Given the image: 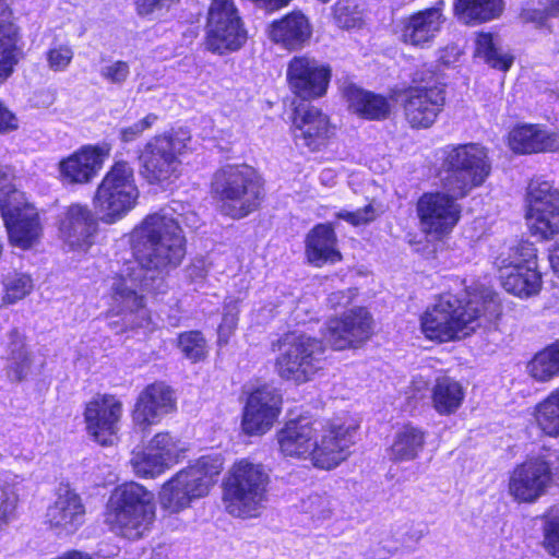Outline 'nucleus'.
<instances>
[{"label": "nucleus", "instance_id": "obj_47", "mask_svg": "<svg viewBox=\"0 0 559 559\" xmlns=\"http://www.w3.org/2000/svg\"><path fill=\"white\" fill-rule=\"evenodd\" d=\"M178 346L185 357L192 362L203 360L207 354V344L200 331L181 333L178 337Z\"/></svg>", "mask_w": 559, "mask_h": 559}, {"label": "nucleus", "instance_id": "obj_18", "mask_svg": "<svg viewBox=\"0 0 559 559\" xmlns=\"http://www.w3.org/2000/svg\"><path fill=\"white\" fill-rule=\"evenodd\" d=\"M122 403L114 395H96L85 407L84 418L88 433L102 445L112 443L119 430Z\"/></svg>", "mask_w": 559, "mask_h": 559}, {"label": "nucleus", "instance_id": "obj_46", "mask_svg": "<svg viewBox=\"0 0 559 559\" xmlns=\"http://www.w3.org/2000/svg\"><path fill=\"white\" fill-rule=\"evenodd\" d=\"M3 286V302L15 304L33 290L34 284L29 275L14 272L4 277Z\"/></svg>", "mask_w": 559, "mask_h": 559}, {"label": "nucleus", "instance_id": "obj_55", "mask_svg": "<svg viewBox=\"0 0 559 559\" xmlns=\"http://www.w3.org/2000/svg\"><path fill=\"white\" fill-rule=\"evenodd\" d=\"M301 508L312 518L324 519L331 513V502L328 497L318 493L310 495L301 503Z\"/></svg>", "mask_w": 559, "mask_h": 559}, {"label": "nucleus", "instance_id": "obj_63", "mask_svg": "<svg viewBox=\"0 0 559 559\" xmlns=\"http://www.w3.org/2000/svg\"><path fill=\"white\" fill-rule=\"evenodd\" d=\"M550 264L556 273L559 274V242L556 245L555 249L552 250L550 257Z\"/></svg>", "mask_w": 559, "mask_h": 559}, {"label": "nucleus", "instance_id": "obj_22", "mask_svg": "<svg viewBox=\"0 0 559 559\" xmlns=\"http://www.w3.org/2000/svg\"><path fill=\"white\" fill-rule=\"evenodd\" d=\"M323 428L320 419H308L300 417L289 420L277 432V442L281 452L285 456L311 459L313 462L314 448L319 430Z\"/></svg>", "mask_w": 559, "mask_h": 559}, {"label": "nucleus", "instance_id": "obj_6", "mask_svg": "<svg viewBox=\"0 0 559 559\" xmlns=\"http://www.w3.org/2000/svg\"><path fill=\"white\" fill-rule=\"evenodd\" d=\"M222 460L217 456H202L195 464L178 472L159 492L163 508L179 512L192 499L207 495L222 471Z\"/></svg>", "mask_w": 559, "mask_h": 559}, {"label": "nucleus", "instance_id": "obj_4", "mask_svg": "<svg viewBox=\"0 0 559 559\" xmlns=\"http://www.w3.org/2000/svg\"><path fill=\"white\" fill-rule=\"evenodd\" d=\"M213 197L223 214L242 218L254 212L263 198V187L254 169L247 165H226L215 171Z\"/></svg>", "mask_w": 559, "mask_h": 559}, {"label": "nucleus", "instance_id": "obj_36", "mask_svg": "<svg viewBox=\"0 0 559 559\" xmlns=\"http://www.w3.org/2000/svg\"><path fill=\"white\" fill-rule=\"evenodd\" d=\"M559 209V191L547 181L531 182L527 191L526 219L543 221L545 211Z\"/></svg>", "mask_w": 559, "mask_h": 559}, {"label": "nucleus", "instance_id": "obj_23", "mask_svg": "<svg viewBox=\"0 0 559 559\" xmlns=\"http://www.w3.org/2000/svg\"><path fill=\"white\" fill-rule=\"evenodd\" d=\"M108 155L107 147L85 145L59 162L60 179L68 185L88 183L102 169Z\"/></svg>", "mask_w": 559, "mask_h": 559}, {"label": "nucleus", "instance_id": "obj_49", "mask_svg": "<svg viewBox=\"0 0 559 559\" xmlns=\"http://www.w3.org/2000/svg\"><path fill=\"white\" fill-rule=\"evenodd\" d=\"M238 300L230 299L226 301L223 320L217 330L219 345L227 344L228 338L234 333L238 323Z\"/></svg>", "mask_w": 559, "mask_h": 559}, {"label": "nucleus", "instance_id": "obj_29", "mask_svg": "<svg viewBox=\"0 0 559 559\" xmlns=\"http://www.w3.org/2000/svg\"><path fill=\"white\" fill-rule=\"evenodd\" d=\"M343 94L348 108L362 118L382 120L391 112V104L386 97L365 91L355 84L346 85Z\"/></svg>", "mask_w": 559, "mask_h": 559}, {"label": "nucleus", "instance_id": "obj_11", "mask_svg": "<svg viewBox=\"0 0 559 559\" xmlns=\"http://www.w3.org/2000/svg\"><path fill=\"white\" fill-rule=\"evenodd\" d=\"M0 213L8 230L9 240L21 249L33 247L41 235L36 209L19 190L0 192Z\"/></svg>", "mask_w": 559, "mask_h": 559}, {"label": "nucleus", "instance_id": "obj_31", "mask_svg": "<svg viewBox=\"0 0 559 559\" xmlns=\"http://www.w3.org/2000/svg\"><path fill=\"white\" fill-rule=\"evenodd\" d=\"M509 145L512 151L520 154L554 152L559 148L555 135L534 124L514 128L509 135Z\"/></svg>", "mask_w": 559, "mask_h": 559}, {"label": "nucleus", "instance_id": "obj_39", "mask_svg": "<svg viewBox=\"0 0 559 559\" xmlns=\"http://www.w3.org/2000/svg\"><path fill=\"white\" fill-rule=\"evenodd\" d=\"M537 427L549 437H559V388L552 390L534 408Z\"/></svg>", "mask_w": 559, "mask_h": 559}, {"label": "nucleus", "instance_id": "obj_30", "mask_svg": "<svg viewBox=\"0 0 559 559\" xmlns=\"http://www.w3.org/2000/svg\"><path fill=\"white\" fill-rule=\"evenodd\" d=\"M336 235L330 224H319L307 235L306 254L308 261L321 266L324 263H334L341 260V253L336 249Z\"/></svg>", "mask_w": 559, "mask_h": 559}, {"label": "nucleus", "instance_id": "obj_12", "mask_svg": "<svg viewBox=\"0 0 559 559\" xmlns=\"http://www.w3.org/2000/svg\"><path fill=\"white\" fill-rule=\"evenodd\" d=\"M190 138L185 132L155 135L139 155L142 176L151 183L169 179L179 165V155Z\"/></svg>", "mask_w": 559, "mask_h": 559}, {"label": "nucleus", "instance_id": "obj_13", "mask_svg": "<svg viewBox=\"0 0 559 559\" xmlns=\"http://www.w3.org/2000/svg\"><path fill=\"white\" fill-rule=\"evenodd\" d=\"M206 29V48L215 53L235 51L247 40V31L234 0H212Z\"/></svg>", "mask_w": 559, "mask_h": 559}, {"label": "nucleus", "instance_id": "obj_21", "mask_svg": "<svg viewBox=\"0 0 559 559\" xmlns=\"http://www.w3.org/2000/svg\"><path fill=\"white\" fill-rule=\"evenodd\" d=\"M175 407L174 393L168 385L162 382L150 384L140 393L134 404L131 415L133 425L139 430L146 431Z\"/></svg>", "mask_w": 559, "mask_h": 559}, {"label": "nucleus", "instance_id": "obj_17", "mask_svg": "<svg viewBox=\"0 0 559 559\" xmlns=\"http://www.w3.org/2000/svg\"><path fill=\"white\" fill-rule=\"evenodd\" d=\"M331 78L329 67L307 56L294 57L287 68L290 90L302 99H313L326 93Z\"/></svg>", "mask_w": 559, "mask_h": 559}, {"label": "nucleus", "instance_id": "obj_20", "mask_svg": "<svg viewBox=\"0 0 559 559\" xmlns=\"http://www.w3.org/2000/svg\"><path fill=\"white\" fill-rule=\"evenodd\" d=\"M282 396L276 389L263 385L248 397L242 417V429L248 435H263L276 421Z\"/></svg>", "mask_w": 559, "mask_h": 559}, {"label": "nucleus", "instance_id": "obj_8", "mask_svg": "<svg viewBox=\"0 0 559 559\" xmlns=\"http://www.w3.org/2000/svg\"><path fill=\"white\" fill-rule=\"evenodd\" d=\"M274 369L280 378L305 383L324 366V346L316 337L306 334L287 335L280 342Z\"/></svg>", "mask_w": 559, "mask_h": 559}, {"label": "nucleus", "instance_id": "obj_27", "mask_svg": "<svg viewBox=\"0 0 559 559\" xmlns=\"http://www.w3.org/2000/svg\"><path fill=\"white\" fill-rule=\"evenodd\" d=\"M97 222L87 205L71 204L60 221L61 237L71 247H88L91 237L96 231Z\"/></svg>", "mask_w": 559, "mask_h": 559}, {"label": "nucleus", "instance_id": "obj_3", "mask_svg": "<svg viewBox=\"0 0 559 559\" xmlns=\"http://www.w3.org/2000/svg\"><path fill=\"white\" fill-rule=\"evenodd\" d=\"M155 519L154 495L138 483L117 487L107 503L106 523L129 539L142 537Z\"/></svg>", "mask_w": 559, "mask_h": 559}, {"label": "nucleus", "instance_id": "obj_59", "mask_svg": "<svg viewBox=\"0 0 559 559\" xmlns=\"http://www.w3.org/2000/svg\"><path fill=\"white\" fill-rule=\"evenodd\" d=\"M425 532L423 528L414 525L405 526V532L403 533V536L401 538V543L409 547L412 545L418 544L421 538L424 537Z\"/></svg>", "mask_w": 559, "mask_h": 559}, {"label": "nucleus", "instance_id": "obj_62", "mask_svg": "<svg viewBox=\"0 0 559 559\" xmlns=\"http://www.w3.org/2000/svg\"><path fill=\"white\" fill-rule=\"evenodd\" d=\"M254 1L259 7L265 9L269 12H273V11L280 10V9L288 5V3L292 0H254Z\"/></svg>", "mask_w": 559, "mask_h": 559}, {"label": "nucleus", "instance_id": "obj_38", "mask_svg": "<svg viewBox=\"0 0 559 559\" xmlns=\"http://www.w3.org/2000/svg\"><path fill=\"white\" fill-rule=\"evenodd\" d=\"M502 9V0H456L455 3V12L465 24L496 19Z\"/></svg>", "mask_w": 559, "mask_h": 559}, {"label": "nucleus", "instance_id": "obj_33", "mask_svg": "<svg viewBox=\"0 0 559 559\" xmlns=\"http://www.w3.org/2000/svg\"><path fill=\"white\" fill-rule=\"evenodd\" d=\"M426 443V431L411 424L396 431L390 447L393 462H408L417 459Z\"/></svg>", "mask_w": 559, "mask_h": 559}, {"label": "nucleus", "instance_id": "obj_54", "mask_svg": "<svg viewBox=\"0 0 559 559\" xmlns=\"http://www.w3.org/2000/svg\"><path fill=\"white\" fill-rule=\"evenodd\" d=\"M158 117L155 114H148L143 119L134 122L131 126L122 127L119 130V139L123 143H130L138 140L144 131L151 129L157 121Z\"/></svg>", "mask_w": 559, "mask_h": 559}, {"label": "nucleus", "instance_id": "obj_26", "mask_svg": "<svg viewBox=\"0 0 559 559\" xmlns=\"http://www.w3.org/2000/svg\"><path fill=\"white\" fill-rule=\"evenodd\" d=\"M444 21L438 8L418 11L402 21V40L412 46L426 47L437 37Z\"/></svg>", "mask_w": 559, "mask_h": 559}, {"label": "nucleus", "instance_id": "obj_51", "mask_svg": "<svg viewBox=\"0 0 559 559\" xmlns=\"http://www.w3.org/2000/svg\"><path fill=\"white\" fill-rule=\"evenodd\" d=\"M17 504V495L14 489L5 484L0 486V531L14 519Z\"/></svg>", "mask_w": 559, "mask_h": 559}, {"label": "nucleus", "instance_id": "obj_61", "mask_svg": "<svg viewBox=\"0 0 559 559\" xmlns=\"http://www.w3.org/2000/svg\"><path fill=\"white\" fill-rule=\"evenodd\" d=\"M13 174L9 166L0 164V192L5 190H16L10 185V180L12 179Z\"/></svg>", "mask_w": 559, "mask_h": 559}, {"label": "nucleus", "instance_id": "obj_7", "mask_svg": "<svg viewBox=\"0 0 559 559\" xmlns=\"http://www.w3.org/2000/svg\"><path fill=\"white\" fill-rule=\"evenodd\" d=\"M140 191L133 167L124 160L116 162L98 185L94 204L105 223L124 217L138 203Z\"/></svg>", "mask_w": 559, "mask_h": 559}, {"label": "nucleus", "instance_id": "obj_10", "mask_svg": "<svg viewBox=\"0 0 559 559\" xmlns=\"http://www.w3.org/2000/svg\"><path fill=\"white\" fill-rule=\"evenodd\" d=\"M414 81L403 94L404 117L411 128L428 129L443 110L445 84L431 71L417 72Z\"/></svg>", "mask_w": 559, "mask_h": 559}, {"label": "nucleus", "instance_id": "obj_44", "mask_svg": "<svg viewBox=\"0 0 559 559\" xmlns=\"http://www.w3.org/2000/svg\"><path fill=\"white\" fill-rule=\"evenodd\" d=\"M147 448L156 453L168 467L176 463L185 451L181 442L171 437L168 432L156 433L150 441Z\"/></svg>", "mask_w": 559, "mask_h": 559}, {"label": "nucleus", "instance_id": "obj_45", "mask_svg": "<svg viewBox=\"0 0 559 559\" xmlns=\"http://www.w3.org/2000/svg\"><path fill=\"white\" fill-rule=\"evenodd\" d=\"M130 464L140 477H155L168 468L166 463L148 448L144 451L133 452Z\"/></svg>", "mask_w": 559, "mask_h": 559}, {"label": "nucleus", "instance_id": "obj_48", "mask_svg": "<svg viewBox=\"0 0 559 559\" xmlns=\"http://www.w3.org/2000/svg\"><path fill=\"white\" fill-rule=\"evenodd\" d=\"M544 547L554 557L559 558V508H552L545 515Z\"/></svg>", "mask_w": 559, "mask_h": 559}, {"label": "nucleus", "instance_id": "obj_60", "mask_svg": "<svg viewBox=\"0 0 559 559\" xmlns=\"http://www.w3.org/2000/svg\"><path fill=\"white\" fill-rule=\"evenodd\" d=\"M352 300V294L350 292H335L332 293L328 298V304L331 308H337V307H345L347 306Z\"/></svg>", "mask_w": 559, "mask_h": 559}, {"label": "nucleus", "instance_id": "obj_2", "mask_svg": "<svg viewBox=\"0 0 559 559\" xmlns=\"http://www.w3.org/2000/svg\"><path fill=\"white\" fill-rule=\"evenodd\" d=\"M500 313L499 298L491 292H466L461 298L444 294L421 317V331L431 341L460 340L492 324Z\"/></svg>", "mask_w": 559, "mask_h": 559}, {"label": "nucleus", "instance_id": "obj_40", "mask_svg": "<svg viewBox=\"0 0 559 559\" xmlns=\"http://www.w3.org/2000/svg\"><path fill=\"white\" fill-rule=\"evenodd\" d=\"M528 373L539 382L559 377V342L537 353L527 365Z\"/></svg>", "mask_w": 559, "mask_h": 559}, {"label": "nucleus", "instance_id": "obj_14", "mask_svg": "<svg viewBox=\"0 0 559 559\" xmlns=\"http://www.w3.org/2000/svg\"><path fill=\"white\" fill-rule=\"evenodd\" d=\"M453 193H424L417 202V214L424 233L442 236L449 234L461 217V206Z\"/></svg>", "mask_w": 559, "mask_h": 559}, {"label": "nucleus", "instance_id": "obj_5", "mask_svg": "<svg viewBox=\"0 0 559 559\" xmlns=\"http://www.w3.org/2000/svg\"><path fill=\"white\" fill-rule=\"evenodd\" d=\"M270 476L262 464L240 460L229 469L225 481L224 501L229 514L255 518L267 502Z\"/></svg>", "mask_w": 559, "mask_h": 559}, {"label": "nucleus", "instance_id": "obj_50", "mask_svg": "<svg viewBox=\"0 0 559 559\" xmlns=\"http://www.w3.org/2000/svg\"><path fill=\"white\" fill-rule=\"evenodd\" d=\"M543 221L527 219V225L534 234L550 238L559 233V209L545 211Z\"/></svg>", "mask_w": 559, "mask_h": 559}, {"label": "nucleus", "instance_id": "obj_25", "mask_svg": "<svg viewBox=\"0 0 559 559\" xmlns=\"http://www.w3.org/2000/svg\"><path fill=\"white\" fill-rule=\"evenodd\" d=\"M296 144L319 151L332 134L329 117L318 107H298L293 121Z\"/></svg>", "mask_w": 559, "mask_h": 559}, {"label": "nucleus", "instance_id": "obj_52", "mask_svg": "<svg viewBox=\"0 0 559 559\" xmlns=\"http://www.w3.org/2000/svg\"><path fill=\"white\" fill-rule=\"evenodd\" d=\"M99 74L107 83L121 86L130 75V66L123 60L109 61L100 68Z\"/></svg>", "mask_w": 559, "mask_h": 559}, {"label": "nucleus", "instance_id": "obj_35", "mask_svg": "<svg viewBox=\"0 0 559 559\" xmlns=\"http://www.w3.org/2000/svg\"><path fill=\"white\" fill-rule=\"evenodd\" d=\"M499 277L507 292L520 297L535 295L542 286V276L537 271V264L520 267L512 273L504 266L502 276Z\"/></svg>", "mask_w": 559, "mask_h": 559}, {"label": "nucleus", "instance_id": "obj_16", "mask_svg": "<svg viewBox=\"0 0 559 559\" xmlns=\"http://www.w3.org/2000/svg\"><path fill=\"white\" fill-rule=\"evenodd\" d=\"M372 335V318L367 309L354 308L340 318L329 320L324 334L336 350L358 347Z\"/></svg>", "mask_w": 559, "mask_h": 559}, {"label": "nucleus", "instance_id": "obj_57", "mask_svg": "<svg viewBox=\"0 0 559 559\" xmlns=\"http://www.w3.org/2000/svg\"><path fill=\"white\" fill-rule=\"evenodd\" d=\"M550 14L546 10L538 9H523L520 19L523 23H534L537 26H542Z\"/></svg>", "mask_w": 559, "mask_h": 559}, {"label": "nucleus", "instance_id": "obj_41", "mask_svg": "<svg viewBox=\"0 0 559 559\" xmlns=\"http://www.w3.org/2000/svg\"><path fill=\"white\" fill-rule=\"evenodd\" d=\"M475 52L491 68L500 71L509 70L513 63V57L504 51L489 33H481L477 36Z\"/></svg>", "mask_w": 559, "mask_h": 559}, {"label": "nucleus", "instance_id": "obj_42", "mask_svg": "<svg viewBox=\"0 0 559 559\" xmlns=\"http://www.w3.org/2000/svg\"><path fill=\"white\" fill-rule=\"evenodd\" d=\"M495 263L498 267L499 276H502L504 266L512 273L520 267L535 265L537 264L535 249L531 243H520L509 248L508 251L501 252Z\"/></svg>", "mask_w": 559, "mask_h": 559}, {"label": "nucleus", "instance_id": "obj_9", "mask_svg": "<svg viewBox=\"0 0 559 559\" xmlns=\"http://www.w3.org/2000/svg\"><path fill=\"white\" fill-rule=\"evenodd\" d=\"M444 166L443 187L455 197H465L473 188L483 185L491 171L487 152L478 144L449 147Z\"/></svg>", "mask_w": 559, "mask_h": 559}, {"label": "nucleus", "instance_id": "obj_32", "mask_svg": "<svg viewBox=\"0 0 559 559\" xmlns=\"http://www.w3.org/2000/svg\"><path fill=\"white\" fill-rule=\"evenodd\" d=\"M17 28L11 22V11L5 0H0V81L13 72L17 63Z\"/></svg>", "mask_w": 559, "mask_h": 559}, {"label": "nucleus", "instance_id": "obj_58", "mask_svg": "<svg viewBox=\"0 0 559 559\" xmlns=\"http://www.w3.org/2000/svg\"><path fill=\"white\" fill-rule=\"evenodd\" d=\"M17 118L0 103V133L16 130Z\"/></svg>", "mask_w": 559, "mask_h": 559}, {"label": "nucleus", "instance_id": "obj_37", "mask_svg": "<svg viewBox=\"0 0 559 559\" xmlns=\"http://www.w3.org/2000/svg\"><path fill=\"white\" fill-rule=\"evenodd\" d=\"M7 376L11 381L23 380L31 367L32 359L24 336L16 330L9 333L7 349Z\"/></svg>", "mask_w": 559, "mask_h": 559}, {"label": "nucleus", "instance_id": "obj_56", "mask_svg": "<svg viewBox=\"0 0 559 559\" xmlns=\"http://www.w3.org/2000/svg\"><path fill=\"white\" fill-rule=\"evenodd\" d=\"M73 59V50L71 47L61 45L51 48L47 52V62L52 71H63L68 68Z\"/></svg>", "mask_w": 559, "mask_h": 559}, {"label": "nucleus", "instance_id": "obj_64", "mask_svg": "<svg viewBox=\"0 0 559 559\" xmlns=\"http://www.w3.org/2000/svg\"><path fill=\"white\" fill-rule=\"evenodd\" d=\"M546 10L552 16L559 14V0H545Z\"/></svg>", "mask_w": 559, "mask_h": 559}, {"label": "nucleus", "instance_id": "obj_43", "mask_svg": "<svg viewBox=\"0 0 559 559\" xmlns=\"http://www.w3.org/2000/svg\"><path fill=\"white\" fill-rule=\"evenodd\" d=\"M333 19L341 28L360 27L364 23V2L361 0H338L333 7Z\"/></svg>", "mask_w": 559, "mask_h": 559}, {"label": "nucleus", "instance_id": "obj_1", "mask_svg": "<svg viewBox=\"0 0 559 559\" xmlns=\"http://www.w3.org/2000/svg\"><path fill=\"white\" fill-rule=\"evenodd\" d=\"M176 206L180 204L174 202L147 215L132 233L135 262L128 264L110 283L109 314L123 316V329L117 333L148 322L142 295L144 269L163 271L176 267L186 254V239Z\"/></svg>", "mask_w": 559, "mask_h": 559}, {"label": "nucleus", "instance_id": "obj_34", "mask_svg": "<svg viewBox=\"0 0 559 559\" xmlns=\"http://www.w3.org/2000/svg\"><path fill=\"white\" fill-rule=\"evenodd\" d=\"M465 391L462 384L450 377L437 378L431 392L432 406L440 415L454 414L462 405Z\"/></svg>", "mask_w": 559, "mask_h": 559}, {"label": "nucleus", "instance_id": "obj_24", "mask_svg": "<svg viewBox=\"0 0 559 559\" xmlns=\"http://www.w3.org/2000/svg\"><path fill=\"white\" fill-rule=\"evenodd\" d=\"M46 524L58 535L78 531L85 518L81 497L69 486H60L55 502L46 511Z\"/></svg>", "mask_w": 559, "mask_h": 559}, {"label": "nucleus", "instance_id": "obj_15", "mask_svg": "<svg viewBox=\"0 0 559 559\" xmlns=\"http://www.w3.org/2000/svg\"><path fill=\"white\" fill-rule=\"evenodd\" d=\"M356 427L346 425L340 419L323 423V428L319 430L314 448L313 465L323 469L336 467L345 461L354 444V433Z\"/></svg>", "mask_w": 559, "mask_h": 559}, {"label": "nucleus", "instance_id": "obj_53", "mask_svg": "<svg viewBox=\"0 0 559 559\" xmlns=\"http://www.w3.org/2000/svg\"><path fill=\"white\" fill-rule=\"evenodd\" d=\"M379 214L380 211L372 201L356 211L342 210L336 213V217L348 222L353 226H360L374 221Z\"/></svg>", "mask_w": 559, "mask_h": 559}, {"label": "nucleus", "instance_id": "obj_28", "mask_svg": "<svg viewBox=\"0 0 559 559\" xmlns=\"http://www.w3.org/2000/svg\"><path fill=\"white\" fill-rule=\"evenodd\" d=\"M269 36L272 41L295 50L304 47L309 40L311 26L304 13L293 11L270 25Z\"/></svg>", "mask_w": 559, "mask_h": 559}, {"label": "nucleus", "instance_id": "obj_19", "mask_svg": "<svg viewBox=\"0 0 559 559\" xmlns=\"http://www.w3.org/2000/svg\"><path fill=\"white\" fill-rule=\"evenodd\" d=\"M551 481L550 465L540 457L518 465L509 479V492L519 502H534Z\"/></svg>", "mask_w": 559, "mask_h": 559}]
</instances>
